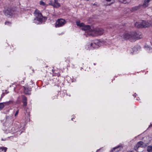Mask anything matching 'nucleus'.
I'll return each instance as SVG.
<instances>
[{"label": "nucleus", "instance_id": "obj_25", "mask_svg": "<svg viewBox=\"0 0 152 152\" xmlns=\"http://www.w3.org/2000/svg\"><path fill=\"white\" fill-rule=\"evenodd\" d=\"M150 1V0H145L144 1L147 2L149 3Z\"/></svg>", "mask_w": 152, "mask_h": 152}, {"label": "nucleus", "instance_id": "obj_15", "mask_svg": "<svg viewBox=\"0 0 152 152\" xmlns=\"http://www.w3.org/2000/svg\"><path fill=\"white\" fill-rule=\"evenodd\" d=\"M7 148H0V152H6Z\"/></svg>", "mask_w": 152, "mask_h": 152}, {"label": "nucleus", "instance_id": "obj_4", "mask_svg": "<svg viewBox=\"0 0 152 152\" xmlns=\"http://www.w3.org/2000/svg\"><path fill=\"white\" fill-rule=\"evenodd\" d=\"M66 23V21L63 19H58L56 21L55 26L56 27H59L64 26Z\"/></svg>", "mask_w": 152, "mask_h": 152}, {"label": "nucleus", "instance_id": "obj_27", "mask_svg": "<svg viewBox=\"0 0 152 152\" xmlns=\"http://www.w3.org/2000/svg\"><path fill=\"white\" fill-rule=\"evenodd\" d=\"M49 4L53 6V2L52 1L50 2V3H49Z\"/></svg>", "mask_w": 152, "mask_h": 152}, {"label": "nucleus", "instance_id": "obj_11", "mask_svg": "<svg viewBox=\"0 0 152 152\" xmlns=\"http://www.w3.org/2000/svg\"><path fill=\"white\" fill-rule=\"evenodd\" d=\"M98 42V41L97 40L95 41L91 44V46H92L94 48H98V45L96 44V43Z\"/></svg>", "mask_w": 152, "mask_h": 152}, {"label": "nucleus", "instance_id": "obj_12", "mask_svg": "<svg viewBox=\"0 0 152 152\" xmlns=\"http://www.w3.org/2000/svg\"><path fill=\"white\" fill-rule=\"evenodd\" d=\"M143 142H142L140 141L137 143L136 145V147L137 148L140 147H143Z\"/></svg>", "mask_w": 152, "mask_h": 152}, {"label": "nucleus", "instance_id": "obj_13", "mask_svg": "<svg viewBox=\"0 0 152 152\" xmlns=\"http://www.w3.org/2000/svg\"><path fill=\"white\" fill-rule=\"evenodd\" d=\"M140 6L133 7L131 9V11H135L139 9L140 8Z\"/></svg>", "mask_w": 152, "mask_h": 152}, {"label": "nucleus", "instance_id": "obj_9", "mask_svg": "<svg viewBox=\"0 0 152 152\" xmlns=\"http://www.w3.org/2000/svg\"><path fill=\"white\" fill-rule=\"evenodd\" d=\"M60 0H54V2L53 4V7H54L58 8L60 7V4L58 2Z\"/></svg>", "mask_w": 152, "mask_h": 152}, {"label": "nucleus", "instance_id": "obj_22", "mask_svg": "<svg viewBox=\"0 0 152 152\" xmlns=\"http://www.w3.org/2000/svg\"><path fill=\"white\" fill-rule=\"evenodd\" d=\"M11 23L9 22H5V24L6 25H10L11 24Z\"/></svg>", "mask_w": 152, "mask_h": 152}, {"label": "nucleus", "instance_id": "obj_31", "mask_svg": "<svg viewBox=\"0 0 152 152\" xmlns=\"http://www.w3.org/2000/svg\"><path fill=\"white\" fill-rule=\"evenodd\" d=\"M73 118H72V120H73Z\"/></svg>", "mask_w": 152, "mask_h": 152}, {"label": "nucleus", "instance_id": "obj_32", "mask_svg": "<svg viewBox=\"0 0 152 152\" xmlns=\"http://www.w3.org/2000/svg\"><path fill=\"white\" fill-rule=\"evenodd\" d=\"M2 140H4L3 139H2Z\"/></svg>", "mask_w": 152, "mask_h": 152}, {"label": "nucleus", "instance_id": "obj_10", "mask_svg": "<svg viewBox=\"0 0 152 152\" xmlns=\"http://www.w3.org/2000/svg\"><path fill=\"white\" fill-rule=\"evenodd\" d=\"M142 23L141 22H136L135 24V26L138 28H143L142 26Z\"/></svg>", "mask_w": 152, "mask_h": 152}, {"label": "nucleus", "instance_id": "obj_17", "mask_svg": "<svg viewBox=\"0 0 152 152\" xmlns=\"http://www.w3.org/2000/svg\"><path fill=\"white\" fill-rule=\"evenodd\" d=\"M148 3L145 2V1H144V3L142 4V6L145 7H146L148 6Z\"/></svg>", "mask_w": 152, "mask_h": 152}, {"label": "nucleus", "instance_id": "obj_24", "mask_svg": "<svg viewBox=\"0 0 152 152\" xmlns=\"http://www.w3.org/2000/svg\"><path fill=\"white\" fill-rule=\"evenodd\" d=\"M23 101H26L27 99L26 97H24L23 98Z\"/></svg>", "mask_w": 152, "mask_h": 152}, {"label": "nucleus", "instance_id": "obj_21", "mask_svg": "<svg viewBox=\"0 0 152 152\" xmlns=\"http://www.w3.org/2000/svg\"><path fill=\"white\" fill-rule=\"evenodd\" d=\"M40 4L41 5L44 6L45 5V3L43 1H41L40 2Z\"/></svg>", "mask_w": 152, "mask_h": 152}, {"label": "nucleus", "instance_id": "obj_30", "mask_svg": "<svg viewBox=\"0 0 152 152\" xmlns=\"http://www.w3.org/2000/svg\"><path fill=\"white\" fill-rule=\"evenodd\" d=\"M149 50H151V51H152V49H151V48H149Z\"/></svg>", "mask_w": 152, "mask_h": 152}, {"label": "nucleus", "instance_id": "obj_8", "mask_svg": "<svg viewBox=\"0 0 152 152\" xmlns=\"http://www.w3.org/2000/svg\"><path fill=\"white\" fill-rule=\"evenodd\" d=\"M123 148L121 145H119L117 147L114 148L111 150L110 152H116L120 151Z\"/></svg>", "mask_w": 152, "mask_h": 152}, {"label": "nucleus", "instance_id": "obj_6", "mask_svg": "<svg viewBox=\"0 0 152 152\" xmlns=\"http://www.w3.org/2000/svg\"><path fill=\"white\" fill-rule=\"evenodd\" d=\"M4 14L7 16H11L12 14V10L10 7H8L7 9L4 11Z\"/></svg>", "mask_w": 152, "mask_h": 152}, {"label": "nucleus", "instance_id": "obj_20", "mask_svg": "<svg viewBox=\"0 0 152 152\" xmlns=\"http://www.w3.org/2000/svg\"><path fill=\"white\" fill-rule=\"evenodd\" d=\"M77 26L83 27L84 26V24L83 23H77Z\"/></svg>", "mask_w": 152, "mask_h": 152}, {"label": "nucleus", "instance_id": "obj_7", "mask_svg": "<svg viewBox=\"0 0 152 152\" xmlns=\"http://www.w3.org/2000/svg\"><path fill=\"white\" fill-rule=\"evenodd\" d=\"M82 29L84 30L86 32H88V34H89L91 33V31L92 29H91L89 25L84 26L82 27Z\"/></svg>", "mask_w": 152, "mask_h": 152}, {"label": "nucleus", "instance_id": "obj_18", "mask_svg": "<svg viewBox=\"0 0 152 152\" xmlns=\"http://www.w3.org/2000/svg\"><path fill=\"white\" fill-rule=\"evenodd\" d=\"M4 103H0V110H2L4 107Z\"/></svg>", "mask_w": 152, "mask_h": 152}, {"label": "nucleus", "instance_id": "obj_1", "mask_svg": "<svg viewBox=\"0 0 152 152\" xmlns=\"http://www.w3.org/2000/svg\"><path fill=\"white\" fill-rule=\"evenodd\" d=\"M142 37V36L133 32L130 33H126L124 36V39L125 40H129L130 41L133 42L136 40L140 39Z\"/></svg>", "mask_w": 152, "mask_h": 152}, {"label": "nucleus", "instance_id": "obj_28", "mask_svg": "<svg viewBox=\"0 0 152 152\" xmlns=\"http://www.w3.org/2000/svg\"><path fill=\"white\" fill-rule=\"evenodd\" d=\"M107 1H110L111 0H106Z\"/></svg>", "mask_w": 152, "mask_h": 152}, {"label": "nucleus", "instance_id": "obj_3", "mask_svg": "<svg viewBox=\"0 0 152 152\" xmlns=\"http://www.w3.org/2000/svg\"><path fill=\"white\" fill-rule=\"evenodd\" d=\"M104 31V30L102 28H96L91 30V33H89V35L93 36L100 35L103 34Z\"/></svg>", "mask_w": 152, "mask_h": 152}, {"label": "nucleus", "instance_id": "obj_23", "mask_svg": "<svg viewBox=\"0 0 152 152\" xmlns=\"http://www.w3.org/2000/svg\"><path fill=\"white\" fill-rule=\"evenodd\" d=\"M23 105H24L26 106L27 105V103L26 101H23Z\"/></svg>", "mask_w": 152, "mask_h": 152}, {"label": "nucleus", "instance_id": "obj_19", "mask_svg": "<svg viewBox=\"0 0 152 152\" xmlns=\"http://www.w3.org/2000/svg\"><path fill=\"white\" fill-rule=\"evenodd\" d=\"M29 92V91H28V89L26 88H25L24 92L26 94H29L30 93Z\"/></svg>", "mask_w": 152, "mask_h": 152}, {"label": "nucleus", "instance_id": "obj_5", "mask_svg": "<svg viewBox=\"0 0 152 152\" xmlns=\"http://www.w3.org/2000/svg\"><path fill=\"white\" fill-rule=\"evenodd\" d=\"M142 26H143V28L152 26V21H145L143 20L142 21Z\"/></svg>", "mask_w": 152, "mask_h": 152}, {"label": "nucleus", "instance_id": "obj_26", "mask_svg": "<svg viewBox=\"0 0 152 152\" xmlns=\"http://www.w3.org/2000/svg\"><path fill=\"white\" fill-rule=\"evenodd\" d=\"M18 110H17V111H16L15 114V116H16L18 114Z\"/></svg>", "mask_w": 152, "mask_h": 152}, {"label": "nucleus", "instance_id": "obj_14", "mask_svg": "<svg viewBox=\"0 0 152 152\" xmlns=\"http://www.w3.org/2000/svg\"><path fill=\"white\" fill-rule=\"evenodd\" d=\"M147 151L148 152H152V146L149 145L147 147Z\"/></svg>", "mask_w": 152, "mask_h": 152}, {"label": "nucleus", "instance_id": "obj_16", "mask_svg": "<svg viewBox=\"0 0 152 152\" xmlns=\"http://www.w3.org/2000/svg\"><path fill=\"white\" fill-rule=\"evenodd\" d=\"M121 1L123 3H129L131 1V0H121Z\"/></svg>", "mask_w": 152, "mask_h": 152}, {"label": "nucleus", "instance_id": "obj_29", "mask_svg": "<svg viewBox=\"0 0 152 152\" xmlns=\"http://www.w3.org/2000/svg\"><path fill=\"white\" fill-rule=\"evenodd\" d=\"M151 126H152V124H151V125L150 126H149V127H151Z\"/></svg>", "mask_w": 152, "mask_h": 152}, {"label": "nucleus", "instance_id": "obj_2", "mask_svg": "<svg viewBox=\"0 0 152 152\" xmlns=\"http://www.w3.org/2000/svg\"><path fill=\"white\" fill-rule=\"evenodd\" d=\"M34 14L36 18L34 20V22L37 24L41 23L42 21L43 16L39 10H36Z\"/></svg>", "mask_w": 152, "mask_h": 152}]
</instances>
